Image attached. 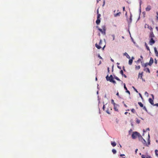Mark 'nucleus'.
Returning a JSON list of instances; mask_svg holds the SVG:
<instances>
[{
	"instance_id": "63",
	"label": "nucleus",
	"mask_w": 158,
	"mask_h": 158,
	"mask_svg": "<svg viewBox=\"0 0 158 158\" xmlns=\"http://www.w3.org/2000/svg\"><path fill=\"white\" fill-rule=\"evenodd\" d=\"M124 106H125V107H127V106L126 104H125L124 105Z\"/></svg>"
},
{
	"instance_id": "30",
	"label": "nucleus",
	"mask_w": 158,
	"mask_h": 158,
	"mask_svg": "<svg viewBox=\"0 0 158 158\" xmlns=\"http://www.w3.org/2000/svg\"><path fill=\"white\" fill-rule=\"evenodd\" d=\"M101 16V15L100 14H98L97 15V19H100V17Z\"/></svg>"
},
{
	"instance_id": "55",
	"label": "nucleus",
	"mask_w": 158,
	"mask_h": 158,
	"mask_svg": "<svg viewBox=\"0 0 158 158\" xmlns=\"http://www.w3.org/2000/svg\"><path fill=\"white\" fill-rule=\"evenodd\" d=\"M138 150V149H136V150H135V152L136 153V152H137V151Z\"/></svg>"
},
{
	"instance_id": "10",
	"label": "nucleus",
	"mask_w": 158,
	"mask_h": 158,
	"mask_svg": "<svg viewBox=\"0 0 158 158\" xmlns=\"http://www.w3.org/2000/svg\"><path fill=\"white\" fill-rule=\"evenodd\" d=\"M145 28L147 27L148 29H150L151 30H152V28L151 26H149L148 25L146 24L145 26Z\"/></svg>"
},
{
	"instance_id": "7",
	"label": "nucleus",
	"mask_w": 158,
	"mask_h": 158,
	"mask_svg": "<svg viewBox=\"0 0 158 158\" xmlns=\"http://www.w3.org/2000/svg\"><path fill=\"white\" fill-rule=\"evenodd\" d=\"M148 143H146V144H145V146H146L147 147H148L149 146L150 144V140H149V139H150V136H149V134H148Z\"/></svg>"
},
{
	"instance_id": "16",
	"label": "nucleus",
	"mask_w": 158,
	"mask_h": 158,
	"mask_svg": "<svg viewBox=\"0 0 158 158\" xmlns=\"http://www.w3.org/2000/svg\"><path fill=\"white\" fill-rule=\"evenodd\" d=\"M111 144L112 146L113 147L115 146L116 145V143L114 142H111Z\"/></svg>"
},
{
	"instance_id": "24",
	"label": "nucleus",
	"mask_w": 158,
	"mask_h": 158,
	"mask_svg": "<svg viewBox=\"0 0 158 158\" xmlns=\"http://www.w3.org/2000/svg\"><path fill=\"white\" fill-rule=\"evenodd\" d=\"M138 104L139 105V106L141 107H143V104L142 103V102H138Z\"/></svg>"
},
{
	"instance_id": "60",
	"label": "nucleus",
	"mask_w": 158,
	"mask_h": 158,
	"mask_svg": "<svg viewBox=\"0 0 158 158\" xmlns=\"http://www.w3.org/2000/svg\"><path fill=\"white\" fill-rule=\"evenodd\" d=\"M128 112H126L125 113V114H127Z\"/></svg>"
},
{
	"instance_id": "6",
	"label": "nucleus",
	"mask_w": 158,
	"mask_h": 158,
	"mask_svg": "<svg viewBox=\"0 0 158 158\" xmlns=\"http://www.w3.org/2000/svg\"><path fill=\"white\" fill-rule=\"evenodd\" d=\"M118 104H115L114 105V109L115 111H118Z\"/></svg>"
},
{
	"instance_id": "21",
	"label": "nucleus",
	"mask_w": 158,
	"mask_h": 158,
	"mask_svg": "<svg viewBox=\"0 0 158 158\" xmlns=\"http://www.w3.org/2000/svg\"><path fill=\"white\" fill-rule=\"evenodd\" d=\"M137 137H138V138H139V139L140 140L141 139H142V138H143L142 137V136L139 133V134H138V135L137 136Z\"/></svg>"
},
{
	"instance_id": "17",
	"label": "nucleus",
	"mask_w": 158,
	"mask_h": 158,
	"mask_svg": "<svg viewBox=\"0 0 158 158\" xmlns=\"http://www.w3.org/2000/svg\"><path fill=\"white\" fill-rule=\"evenodd\" d=\"M100 21H101L100 19H97V20L96 21V23L98 25L100 23Z\"/></svg>"
},
{
	"instance_id": "25",
	"label": "nucleus",
	"mask_w": 158,
	"mask_h": 158,
	"mask_svg": "<svg viewBox=\"0 0 158 158\" xmlns=\"http://www.w3.org/2000/svg\"><path fill=\"white\" fill-rule=\"evenodd\" d=\"M158 150L157 149H156L155 150V154H156V155L157 156V157H158V154L157 153L158 152Z\"/></svg>"
},
{
	"instance_id": "54",
	"label": "nucleus",
	"mask_w": 158,
	"mask_h": 158,
	"mask_svg": "<svg viewBox=\"0 0 158 158\" xmlns=\"http://www.w3.org/2000/svg\"><path fill=\"white\" fill-rule=\"evenodd\" d=\"M134 89L135 91H136V92H138V91H137V90L135 89V88H134Z\"/></svg>"
},
{
	"instance_id": "14",
	"label": "nucleus",
	"mask_w": 158,
	"mask_h": 158,
	"mask_svg": "<svg viewBox=\"0 0 158 158\" xmlns=\"http://www.w3.org/2000/svg\"><path fill=\"white\" fill-rule=\"evenodd\" d=\"M123 55L124 56H125L127 58H128V59L130 58V56L127 52H125V53H124Z\"/></svg>"
},
{
	"instance_id": "34",
	"label": "nucleus",
	"mask_w": 158,
	"mask_h": 158,
	"mask_svg": "<svg viewBox=\"0 0 158 158\" xmlns=\"http://www.w3.org/2000/svg\"><path fill=\"white\" fill-rule=\"evenodd\" d=\"M120 73L122 74V76H123L124 74L123 71L122 70H121L120 72Z\"/></svg>"
},
{
	"instance_id": "64",
	"label": "nucleus",
	"mask_w": 158,
	"mask_h": 158,
	"mask_svg": "<svg viewBox=\"0 0 158 158\" xmlns=\"http://www.w3.org/2000/svg\"><path fill=\"white\" fill-rule=\"evenodd\" d=\"M156 29L157 30H158V27H156Z\"/></svg>"
},
{
	"instance_id": "57",
	"label": "nucleus",
	"mask_w": 158,
	"mask_h": 158,
	"mask_svg": "<svg viewBox=\"0 0 158 158\" xmlns=\"http://www.w3.org/2000/svg\"><path fill=\"white\" fill-rule=\"evenodd\" d=\"M123 70L124 71H125V69H124V66L123 67Z\"/></svg>"
},
{
	"instance_id": "35",
	"label": "nucleus",
	"mask_w": 158,
	"mask_h": 158,
	"mask_svg": "<svg viewBox=\"0 0 158 158\" xmlns=\"http://www.w3.org/2000/svg\"><path fill=\"white\" fill-rule=\"evenodd\" d=\"M124 89L126 90H127V88L126 87V85H125V84L124 83Z\"/></svg>"
},
{
	"instance_id": "22",
	"label": "nucleus",
	"mask_w": 158,
	"mask_h": 158,
	"mask_svg": "<svg viewBox=\"0 0 158 158\" xmlns=\"http://www.w3.org/2000/svg\"><path fill=\"white\" fill-rule=\"evenodd\" d=\"M145 45L146 46V48L147 49V50H148V51H150L149 48L148 46V44H147L146 43H145Z\"/></svg>"
},
{
	"instance_id": "50",
	"label": "nucleus",
	"mask_w": 158,
	"mask_h": 158,
	"mask_svg": "<svg viewBox=\"0 0 158 158\" xmlns=\"http://www.w3.org/2000/svg\"><path fill=\"white\" fill-rule=\"evenodd\" d=\"M97 15L98 14H99V11H98V10H97Z\"/></svg>"
},
{
	"instance_id": "41",
	"label": "nucleus",
	"mask_w": 158,
	"mask_h": 158,
	"mask_svg": "<svg viewBox=\"0 0 158 158\" xmlns=\"http://www.w3.org/2000/svg\"><path fill=\"white\" fill-rule=\"evenodd\" d=\"M105 105H103V107H102V109L103 110H105Z\"/></svg>"
},
{
	"instance_id": "53",
	"label": "nucleus",
	"mask_w": 158,
	"mask_h": 158,
	"mask_svg": "<svg viewBox=\"0 0 158 158\" xmlns=\"http://www.w3.org/2000/svg\"><path fill=\"white\" fill-rule=\"evenodd\" d=\"M125 7L124 6L123 7V11H124L125 10Z\"/></svg>"
},
{
	"instance_id": "9",
	"label": "nucleus",
	"mask_w": 158,
	"mask_h": 158,
	"mask_svg": "<svg viewBox=\"0 0 158 158\" xmlns=\"http://www.w3.org/2000/svg\"><path fill=\"white\" fill-rule=\"evenodd\" d=\"M153 59L151 57L150 58L149 62L148 63L149 65H151L153 63Z\"/></svg>"
},
{
	"instance_id": "59",
	"label": "nucleus",
	"mask_w": 158,
	"mask_h": 158,
	"mask_svg": "<svg viewBox=\"0 0 158 158\" xmlns=\"http://www.w3.org/2000/svg\"><path fill=\"white\" fill-rule=\"evenodd\" d=\"M139 94L141 98H142V96L141 95L140 93Z\"/></svg>"
},
{
	"instance_id": "29",
	"label": "nucleus",
	"mask_w": 158,
	"mask_h": 158,
	"mask_svg": "<svg viewBox=\"0 0 158 158\" xmlns=\"http://www.w3.org/2000/svg\"><path fill=\"white\" fill-rule=\"evenodd\" d=\"M111 103L113 104V105H114L116 104H115V102H114V100L113 99H112L111 100Z\"/></svg>"
},
{
	"instance_id": "5",
	"label": "nucleus",
	"mask_w": 158,
	"mask_h": 158,
	"mask_svg": "<svg viewBox=\"0 0 158 158\" xmlns=\"http://www.w3.org/2000/svg\"><path fill=\"white\" fill-rule=\"evenodd\" d=\"M150 40L149 41V44L150 45H152L155 43V41L153 40V38H150Z\"/></svg>"
},
{
	"instance_id": "31",
	"label": "nucleus",
	"mask_w": 158,
	"mask_h": 158,
	"mask_svg": "<svg viewBox=\"0 0 158 158\" xmlns=\"http://www.w3.org/2000/svg\"><path fill=\"white\" fill-rule=\"evenodd\" d=\"M106 112L108 114H110V111L109 110V109H108L106 111Z\"/></svg>"
},
{
	"instance_id": "19",
	"label": "nucleus",
	"mask_w": 158,
	"mask_h": 158,
	"mask_svg": "<svg viewBox=\"0 0 158 158\" xmlns=\"http://www.w3.org/2000/svg\"><path fill=\"white\" fill-rule=\"evenodd\" d=\"M121 13L120 12H119L118 13L116 14H115L114 15V17H117V16H120V15L121 14Z\"/></svg>"
},
{
	"instance_id": "51",
	"label": "nucleus",
	"mask_w": 158,
	"mask_h": 158,
	"mask_svg": "<svg viewBox=\"0 0 158 158\" xmlns=\"http://www.w3.org/2000/svg\"><path fill=\"white\" fill-rule=\"evenodd\" d=\"M123 76H124L125 78H127V76L125 74H124Z\"/></svg>"
},
{
	"instance_id": "33",
	"label": "nucleus",
	"mask_w": 158,
	"mask_h": 158,
	"mask_svg": "<svg viewBox=\"0 0 158 158\" xmlns=\"http://www.w3.org/2000/svg\"><path fill=\"white\" fill-rule=\"evenodd\" d=\"M143 107V109L144 110H145V111H147V109L146 107L145 106H144Z\"/></svg>"
},
{
	"instance_id": "40",
	"label": "nucleus",
	"mask_w": 158,
	"mask_h": 158,
	"mask_svg": "<svg viewBox=\"0 0 158 158\" xmlns=\"http://www.w3.org/2000/svg\"><path fill=\"white\" fill-rule=\"evenodd\" d=\"M156 14H157V16H156V17L157 19H158V12H156Z\"/></svg>"
},
{
	"instance_id": "3",
	"label": "nucleus",
	"mask_w": 158,
	"mask_h": 158,
	"mask_svg": "<svg viewBox=\"0 0 158 158\" xmlns=\"http://www.w3.org/2000/svg\"><path fill=\"white\" fill-rule=\"evenodd\" d=\"M102 40H100L99 43V45H98L96 43L95 44V47L98 49H100L101 48V46L102 45Z\"/></svg>"
},
{
	"instance_id": "12",
	"label": "nucleus",
	"mask_w": 158,
	"mask_h": 158,
	"mask_svg": "<svg viewBox=\"0 0 158 158\" xmlns=\"http://www.w3.org/2000/svg\"><path fill=\"white\" fill-rule=\"evenodd\" d=\"M154 49L155 53L156 56L158 57V52L156 48V47H155L154 48Z\"/></svg>"
},
{
	"instance_id": "28",
	"label": "nucleus",
	"mask_w": 158,
	"mask_h": 158,
	"mask_svg": "<svg viewBox=\"0 0 158 158\" xmlns=\"http://www.w3.org/2000/svg\"><path fill=\"white\" fill-rule=\"evenodd\" d=\"M112 152L114 154H115L116 153V151L114 149H113Z\"/></svg>"
},
{
	"instance_id": "8",
	"label": "nucleus",
	"mask_w": 158,
	"mask_h": 158,
	"mask_svg": "<svg viewBox=\"0 0 158 158\" xmlns=\"http://www.w3.org/2000/svg\"><path fill=\"white\" fill-rule=\"evenodd\" d=\"M151 9V6H150L148 5V6L146 8L145 10L146 11H150Z\"/></svg>"
},
{
	"instance_id": "62",
	"label": "nucleus",
	"mask_w": 158,
	"mask_h": 158,
	"mask_svg": "<svg viewBox=\"0 0 158 158\" xmlns=\"http://www.w3.org/2000/svg\"><path fill=\"white\" fill-rule=\"evenodd\" d=\"M148 94V93H147V92H145V94Z\"/></svg>"
},
{
	"instance_id": "39",
	"label": "nucleus",
	"mask_w": 158,
	"mask_h": 158,
	"mask_svg": "<svg viewBox=\"0 0 158 158\" xmlns=\"http://www.w3.org/2000/svg\"><path fill=\"white\" fill-rule=\"evenodd\" d=\"M126 92L127 93H128L129 94V95H130V92L129 90H126Z\"/></svg>"
},
{
	"instance_id": "48",
	"label": "nucleus",
	"mask_w": 158,
	"mask_h": 158,
	"mask_svg": "<svg viewBox=\"0 0 158 158\" xmlns=\"http://www.w3.org/2000/svg\"><path fill=\"white\" fill-rule=\"evenodd\" d=\"M155 63L156 64H157V61L156 59H155Z\"/></svg>"
},
{
	"instance_id": "56",
	"label": "nucleus",
	"mask_w": 158,
	"mask_h": 158,
	"mask_svg": "<svg viewBox=\"0 0 158 158\" xmlns=\"http://www.w3.org/2000/svg\"><path fill=\"white\" fill-rule=\"evenodd\" d=\"M116 95L117 96H119V93L118 92L117 94H116Z\"/></svg>"
},
{
	"instance_id": "11",
	"label": "nucleus",
	"mask_w": 158,
	"mask_h": 158,
	"mask_svg": "<svg viewBox=\"0 0 158 158\" xmlns=\"http://www.w3.org/2000/svg\"><path fill=\"white\" fill-rule=\"evenodd\" d=\"M149 101L151 104L152 105H154L153 100V99L149 98Z\"/></svg>"
},
{
	"instance_id": "18",
	"label": "nucleus",
	"mask_w": 158,
	"mask_h": 158,
	"mask_svg": "<svg viewBox=\"0 0 158 158\" xmlns=\"http://www.w3.org/2000/svg\"><path fill=\"white\" fill-rule=\"evenodd\" d=\"M144 70L146 72L150 73V70L148 68H145L144 69Z\"/></svg>"
},
{
	"instance_id": "13",
	"label": "nucleus",
	"mask_w": 158,
	"mask_h": 158,
	"mask_svg": "<svg viewBox=\"0 0 158 158\" xmlns=\"http://www.w3.org/2000/svg\"><path fill=\"white\" fill-rule=\"evenodd\" d=\"M141 141H142L143 144L145 146L146 143V140L143 138H142V139H141Z\"/></svg>"
},
{
	"instance_id": "20",
	"label": "nucleus",
	"mask_w": 158,
	"mask_h": 158,
	"mask_svg": "<svg viewBox=\"0 0 158 158\" xmlns=\"http://www.w3.org/2000/svg\"><path fill=\"white\" fill-rule=\"evenodd\" d=\"M154 36V35L152 32L150 33L149 37L150 38H153Z\"/></svg>"
},
{
	"instance_id": "46",
	"label": "nucleus",
	"mask_w": 158,
	"mask_h": 158,
	"mask_svg": "<svg viewBox=\"0 0 158 158\" xmlns=\"http://www.w3.org/2000/svg\"><path fill=\"white\" fill-rule=\"evenodd\" d=\"M146 158H152V157L150 156H148Z\"/></svg>"
},
{
	"instance_id": "2",
	"label": "nucleus",
	"mask_w": 158,
	"mask_h": 158,
	"mask_svg": "<svg viewBox=\"0 0 158 158\" xmlns=\"http://www.w3.org/2000/svg\"><path fill=\"white\" fill-rule=\"evenodd\" d=\"M139 133L137 131H135L133 132L132 135V138L133 139H135L138 135Z\"/></svg>"
},
{
	"instance_id": "61",
	"label": "nucleus",
	"mask_w": 158,
	"mask_h": 158,
	"mask_svg": "<svg viewBox=\"0 0 158 158\" xmlns=\"http://www.w3.org/2000/svg\"><path fill=\"white\" fill-rule=\"evenodd\" d=\"M105 45H104V47H103V48H102V49H103V50H104V48H105Z\"/></svg>"
},
{
	"instance_id": "27",
	"label": "nucleus",
	"mask_w": 158,
	"mask_h": 158,
	"mask_svg": "<svg viewBox=\"0 0 158 158\" xmlns=\"http://www.w3.org/2000/svg\"><path fill=\"white\" fill-rule=\"evenodd\" d=\"M131 112L133 113H136V111H135V110L134 109H133V108L132 109H131Z\"/></svg>"
},
{
	"instance_id": "42",
	"label": "nucleus",
	"mask_w": 158,
	"mask_h": 158,
	"mask_svg": "<svg viewBox=\"0 0 158 158\" xmlns=\"http://www.w3.org/2000/svg\"><path fill=\"white\" fill-rule=\"evenodd\" d=\"M98 57L100 59H102V58L99 55L98 56Z\"/></svg>"
},
{
	"instance_id": "44",
	"label": "nucleus",
	"mask_w": 158,
	"mask_h": 158,
	"mask_svg": "<svg viewBox=\"0 0 158 158\" xmlns=\"http://www.w3.org/2000/svg\"><path fill=\"white\" fill-rule=\"evenodd\" d=\"M153 105V106H156L158 107V103H156V104H154V105Z\"/></svg>"
},
{
	"instance_id": "1",
	"label": "nucleus",
	"mask_w": 158,
	"mask_h": 158,
	"mask_svg": "<svg viewBox=\"0 0 158 158\" xmlns=\"http://www.w3.org/2000/svg\"><path fill=\"white\" fill-rule=\"evenodd\" d=\"M98 30L103 35H106V28L105 25H103L102 26V29L99 27L98 26L97 27Z\"/></svg>"
},
{
	"instance_id": "52",
	"label": "nucleus",
	"mask_w": 158,
	"mask_h": 158,
	"mask_svg": "<svg viewBox=\"0 0 158 158\" xmlns=\"http://www.w3.org/2000/svg\"><path fill=\"white\" fill-rule=\"evenodd\" d=\"M110 60L112 62H114V60L113 59H111H111Z\"/></svg>"
},
{
	"instance_id": "45",
	"label": "nucleus",
	"mask_w": 158,
	"mask_h": 158,
	"mask_svg": "<svg viewBox=\"0 0 158 158\" xmlns=\"http://www.w3.org/2000/svg\"><path fill=\"white\" fill-rule=\"evenodd\" d=\"M151 96H152V99H154V96L153 95V94H151Z\"/></svg>"
},
{
	"instance_id": "26",
	"label": "nucleus",
	"mask_w": 158,
	"mask_h": 158,
	"mask_svg": "<svg viewBox=\"0 0 158 158\" xmlns=\"http://www.w3.org/2000/svg\"><path fill=\"white\" fill-rule=\"evenodd\" d=\"M110 82H112L114 84H115L116 83V81L114 80H112V79H110Z\"/></svg>"
},
{
	"instance_id": "37",
	"label": "nucleus",
	"mask_w": 158,
	"mask_h": 158,
	"mask_svg": "<svg viewBox=\"0 0 158 158\" xmlns=\"http://www.w3.org/2000/svg\"><path fill=\"white\" fill-rule=\"evenodd\" d=\"M148 63H146L144 64V66L145 67H146L147 66H148Z\"/></svg>"
},
{
	"instance_id": "15",
	"label": "nucleus",
	"mask_w": 158,
	"mask_h": 158,
	"mask_svg": "<svg viewBox=\"0 0 158 158\" xmlns=\"http://www.w3.org/2000/svg\"><path fill=\"white\" fill-rule=\"evenodd\" d=\"M143 73V72L141 73H139V74L138 78L140 77L141 79H142Z\"/></svg>"
},
{
	"instance_id": "43",
	"label": "nucleus",
	"mask_w": 158,
	"mask_h": 158,
	"mask_svg": "<svg viewBox=\"0 0 158 158\" xmlns=\"http://www.w3.org/2000/svg\"><path fill=\"white\" fill-rule=\"evenodd\" d=\"M116 79L118 81H121V80L119 79L118 77H117L116 78Z\"/></svg>"
},
{
	"instance_id": "38",
	"label": "nucleus",
	"mask_w": 158,
	"mask_h": 158,
	"mask_svg": "<svg viewBox=\"0 0 158 158\" xmlns=\"http://www.w3.org/2000/svg\"><path fill=\"white\" fill-rule=\"evenodd\" d=\"M142 158H145V156L144 155H142L141 156Z\"/></svg>"
},
{
	"instance_id": "58",
	"label": "nucleus",
	"mask_w": 158,
	"mask_h": 158,
	"mask_svg": "<svg viewBox=\"0 0 158 158\" xmlns=\"http://www.w3.org/2000/svg\"><path fill=\"white\" fill-rule=\"evenodd\" d=\"M105 4V1H104V2H103V6Z\"/></svg>"
},
{
	"instance_id": "49",
	"label": "nucleus",
	"mask_w": 158,
	"mask_h": 158,
	"mask_svg": "<svg viewBox=\"0 0 158 158\" xmlns=\"http://www.w3.org/2000/svg\"><path fill=\"white\" fill-rule=\"evenodd\" d=\"M118 69H121V67H120V66H118Z\"/></svg>"
},
{
	"instance_id": "36",
	"label": "nucleus",
	"mask_w": 158,
	"mask_h": 158,
	"mask_svg": "<svg viewBox=\"0 0 158 158\" xmlns=\"http://www.w3.org/2000/svg\"><path fill=\"white\" fill-rule=\"evenodd\" d=\"M112 36L113 37V40H114L115 39V35H112Z\"/></svg>"
},
{
	"instance_id": "23",
	"label": "nucleus",
	"mask_w": 158,
	"mask_h": 158,
	"mask_svg": "<svg viewBox=\"0 0 158 158\" xmlns=\"http://www.w3.org/2000/svg\"><path fill=\"white\" fill-rule=\"evenodd\" d=\"M133 60L132 59H130L129 60V64L130 65H131L132 64Z\"/></svg>"
},
{
	"instance_id": "4",
	"label": "nucleus",
	"mask_w": 158,
	"mask_h": 158,
	"mask_svg": "<svg viewBox=\"0 0 158 158\" xmlns=\"http://www.w3.org/2000/svg\"><path fill=\"white\" fill-rule=\"evenodd\" d=\"M106 78L107 81H110V79L113 80V78L112 75H111L109 77H108V75H107L106 77Z\"/></svg>"
},
{
	"instance_id": "47",
	"label": "nucleus",
	"mask_w": 158,
	"mask_h": 158,
	"mask_svg": "<svg viewBox=\"0 0 158 158\" xmlns=\"http://www.w3.org/2000/svg\"><path fill=\"white\" fill-rule=\"evenodd\" d=\"M120 156H125V155L124 154H120Z\"/></svg>"
},
{
	"instance_id": "32",
	"label": "nucleus",
	"mask_w": 158,
	"mask_h": 158,
	"mask_svg": "<svg viewBox=\"0 0 158 158\" xmlns=\"http://www.w3.org/2000/svg\"><path fill=\"white\" fill-rule=\"evenodd\" d=\"M135 68L137 69H140V66L139 65L138 66H136Z\"/></svg>"
}]
</instances>
